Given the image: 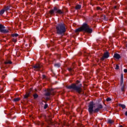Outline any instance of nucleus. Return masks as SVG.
Here are the masks:
<instances>
[{
	"label": "nucleus",
	"mask_w": 127,
	"mask_h": 127,
	"mask_svg": "<svg viewBox=\"0 0 127 127\" xmlns=\"http://www.w3.org/2000/svg\"><path fill=\"white\" fill-rule=\"evenodd\" d=\"M107 102H111L112 101V98L108 97L106 99Z\"/></svg>",
	"instance_id": "nucleus-22"
},
{
	"label": "nucleus",
	"mask_w": 127,
	"mask_h": 127,
	"mask_svg": "<svg viewBox=\"0 0 127 127\" xmlns=\"http://www.w3.org/2000/svg\"><path fill=\"white\" fill-rule=\"evenodd\" d=\"M20 100V98H16L13 99V102H18V101Z\"/></svg>",
	"instance_id": "nucleus-17"
},
{
	"label": "nucleus",
	"mask_w": 127,
	"mask_h": 127,
	"mask_svg": "<svg viewBox=\"0 0 127 127\" xmlns=\"http://www.w3.org/2000/svg\"><path fill=\"white\" fill-rule=\"evenodd\" d=\"M47 108H48V104H45L44 105V110H46V109H47Z\"/></svg>",
	"instance_id": "nucleus-21"
},
{
	"label": "nucleus",
	"mask_w": 127,
	"mask_h": 127,
	"mask_svg": "<svg viewBox=\"0 0 127 127\" xmlns=\"http://www.w3.org/2000/svg\"><path fill=\"white\" fill-rule=\"evenodd\" d=\"M43 102H44V103H46V102L44 101H43Z\"/></svg>",
	"instance_id": "nucleus-35"
},
{
	"label": "nucleus",
	"mask_w": 127,
	"mask_h": 127,
	"mask_svg": "<svg viewBox=\"0 0 127 127\" xmlns=\"http://www.w3.org/2000/svg\"><path fill=\"white\" fill-rule=\"evenodd\" d=\"M124 73H127V69H124Z\"/></svg>",
	"instance_id": "nucleus-29"
},
{
	"label": "nucleus",
	"mask_w": 127,
	"mask_h": 127,
	"mask_svg": "<svg viewBox=\"0 0 127 127\" xmlns=\"http://www.w3.org/2000/svg\"><path fill=\"white\" fill-rule=\"evenodd\" d=\"M15 118H16V117H15L14 118V119H15Z\"/></svg>",
	"instance_id": "nucleus-37"
},
{
	"label": "nucleus",
	"mask_w": 127,
	"mask_h": 127,
	"mask_svg": "<svg viewBox=\"0 0 127 127\" xmlns=\"http://www.w3.org/2000/svg\"><path fill=\"white\" fill-rule=\"evenodd\" d=\"M97 108L94 110V102L91 101L90 102L89 105L88 106V112L90 115H92L93 113L96 114V113H99L102 109H103V107L102 104H99L97 105Z\"/></svg>",
	"instance_id": "nucleus-2"
},
{
	"label": "nucleus",
	"mask_w": 127,
	"mask_h": 127,
	"mask_svg": "<svg viewBox=\"0 0 127 127\" xmlns=\"http://www.w3.org/2000/svg\"><path fill=\"white\" fill-rule=\"evenodd\" d=\"M120 86L121 87L122 92H125V84H124V75L123 74H121Z\"/></svg>",
	"instance_id": "nucleus-7"
},
{
	"label": "nucleus",
	"mask_w": 127,
	"mask_h": 127,
	"mask_svg": "<svg viewBox=\"0 0 127 127\" xmlns=\"http://www.w3.org/2000/svg\"><path fill=\"white\" fill-rule=\"evenodd\" d=\"M108 124H110V125H112V124H114V121L109 119L107 121Z\"/></svg>",
	"instance_id": "nucleus-15"
},
{
	"label": "nucleus",
	"mask_w": 127,
	"mask_h": 127,
	"mask_svg": "<svg viewBox=\"0 0 127 127\" xmlns=\"http://www.w3.org/2000/svg\"><path fill=\"white\" fill-rule=\"evenodd\" d=\"M4 11H5V10L4 9H2L0 11V15H2L3 13H4Z\"/></svg>",
	"instance_id": "nucleus-16"
},
{
	"label": "nucleus",
	"mask_w": 127,
	"mask_h": 127,
	"mask_svg": "<svg viewBox=\"0 0 127 127\" xmlns=\"http://www.w3.org/2000/svg\"><path fill=\"white\" fill-rule=\"evenodd\" d=\"M5 27L2 26V25L0 24V32L2 33H7L8 32V30L4 29Z\"/></svg>",
	"instance_id": "nucleus-9"
},
{
	"label": "nucleus",
	"mask_w": 127,
	"mask_h": 127,
	"mask_svg": "<svg viewBox=\"0 0 127 127\" xmlns=\"http://www.w3.org/2000/svg\"><path fill=\"white\" fill-rule=\"evenodd\" d=\"M97 10H102V9L101 8V7H97Z\"/></svg>",
	"instance_id": "nucleus-27"
},
{
	"label": "nucleus",
	"mask_w": 127,
	"mask_h": 127,
	"mask_svg": "<svg viewBox=\"0 0 127 127\" xmlns=\"http://www.w3.org/2000/svg\"><path fill=\"white\" fill-rule=\"evenodd\" d=\"M4 9H5V10H8V9H10V7H9L8 6H7Z\"/></svg>",
	"instance_id": "nucleus-25"
},
{
	"label": "nucleus",
	"mask_w": 127,
	"mask_h": 127,
	"mask_svg": "<svg viewBox=\"0 0 127 127\" xmlns=\"http://www.w3.org/2000/svg\"><path fill=\"white\" fill-rule=\"evenodd\" d=\"M4 78H5V76H4V75H2V78L4 79Z\"/></svg>",
	"instance_id": "nucleus-30"
},
{
	"label": "nucleus",
	"mask_w": 127,
	"mask_h": 127,
	"mask_svg": "<svg viewBox=\"0 0 127 127\" xmlns=\"http://www.w3.org/2000/svg\"><path fill=\"white\" fill-rule=\"evenodd\" d=\"M80 31H85V32H87V33H92L93 30L89 28V25L87 23H84L81 27L75 30V32H80Z\"/></svg>",
	"instance_id": "nucleus-3"
},
{
	"label": "nucleus",
	"mask_w": 127,
	"mask_h": 127,
	"mask_svg": "<svg viewBox=\"0 0 127 127\" xmlns=\"http://www.w3.org/2000/svg\"><path fill=\"white\" fill-rule=\"evenodd\" d=\"M5 66V64H3L2 65V67H4Z\"/></svg>",
	"instance_id": "nucleus-31"
},
{
	"label": "nucleus",
	"mask_w": 127,
	"mask_h": 127,
	"mask_svg": "<svg viewBox=\"0 0 127 127\" xmlns=\"http://www.w3.org/2000/svg\"><path fill=\"white\" fill-rule=\"evenodd\" d=\"M80 8H81L80 5H76L75 6L76 9H80Z\"/></svg>",
	"instance_id": "nucleus-20"
},
{
	"label": "nucleus",
	"mask_w": 127,
	"mask_h": 127,
	"mask_svg": "<svg viewBox=\"0 0 127 127\" xmlns=\"http://www.w3.org/2000/svg\"><path fill=\"white\" fill-rule=\"evenodd\" d=\"M54 66L56 67V68H59L61 65L60 64H55Z\"/></svg>",
	"instance_id": "nucleus-19"
},
{
	"label": "nucleus",
	"mask_w": 127,
	"mask_h": 127,
	"mask_svg": "<svg viewBox=\"0 0 127 127\" xmlns=\"http://www.w3.org/2000/svg\"><path fill=\"white\" fill-rule=\"evenodd\" d=\"M57 32L58 34L63 35L65 32H66V27L65 24L60 23L58 24L56 26Z\"/></svg>",
	"instance_id": "nucleus-4"
},
{
	"label": "nucleus",
	"mask_w": 127,
	"mask_h": 127,
	"mask_svg": "<svg viewBox=\"0 0 127 127\" xmlns=\"http://www.w3.org/2000/svg\"><path fill=\"white\" fill-rule=\"evenodd\" d=\"M109 57H110V53H109L108 52H106L104 53L103 57L101 58V60L103 61L105 60V59H107V58Z\"/></svg>",
	"instance_id": "nucleus-8"
},
{
	"label": "nucleus",
	"mask_w": 127,
	"mask_h": 127,
	"mask_svg": "<svg viewBox=\"0 0 127 127\" xmlns=\"http://www.w3.org/2000/svg\"><path fill=\"white\" fill-rule=\"evenodd\" d=\"M45 96L46 97H49L50 96H54V92L53 91V89H48L45 90Z\"/></svg>",
	"instance_id": "nucleus-6"
},
{
	"label": "nucleus",
	"mask_w": 127,
	"mask_h": 127,
	"mask_svg": "<svg viewBox=\"0 0 127 127\" xmlns=\"http://www.w3.org/2000/svg\"><path fill=\"white\" fill-rule=\"evenodd\" d=\"M30 95V93H27L24 96V99H25V100H27V99H28V97H29Z\"/></svg>",
	"instance_id": "nucleus-12"
},
{
	"label": "nucleus",
	"mask_w": 127,
	"mask_h": 127,
	"mask_svg": "<svg viewBox=\"0 0 127 127\" xmlns=\"http://www.w3.org/2000/svg\"><path fill=\"white\" fill-rule=\"evenodd\" d=\"M47 100H49V98H47Z\"/></svg>",
	"instance_id": "nucleus-34"
},
{
	"label": "nucleus",
	"mask_w": 127,
	"mask_h": 127,
	"mask_svg": "<svg viewBox=\"0 0 127 127\" xmlns=\"http://www.w3.org/2000/svg\"><path fill=\"white\" fill-rule=\"evenodd\" d=\"M12 41H13V42H16V41H17L16 38H13L12 39Z\"/></svg>",
	"instance_id": "nucleus-26"
},
{
	"label": "nucleus",
	"mask_w": 127,
	"mask_h": 127,
	"mask_svg": "<svg viewBox=\"0 0 127 127\" xmlns=\"http://www.w3.org/2000/svg\"><path fill=\"white\" fill-rule=\"evenodd\" d=\"M12 63L10 61H7L5 62V64H12Z\"/></svg>",
	"instance_id": "nucleus-18"
},
{
	"label": "nucleus",
	"mask_w": 127,
	"mask_h": 127,
	"mask_svg": "<svg viewBox=\"0 0 127 127\" xmlns=\"http://www.w3.org/2000/svg\"><path fill=\"white\" fill-rule=\"evenodd\" d=\"M33 97L34 98V100H37V98H38V94L37 93H35L33 95Z\"/></svg>",
	"instance_id": "nucleus-13"
},
{
	"label": "nucleus",
	"mask_w": 127,
	"mask_h": 127,
	"mask_svg": "<svg viewBox=\"0 0 127 127\" xmlns=\"http://www.w3.org/2000/svg\"><path fill=\"white\" fill-rule=\"evenodd\" d=\"M119 107L122 108V109H126V106L124 104H122L121 103L119 104Z\"/></svg>",
	"instance_id": "nucleus-14"
},
{
	"label": "nucleus",
	"mask_w": 127,
	"mask_h": 127,
	"mask_svg": "<svg viewBox=\"0 0 127 127\" xmlns=\"http://www.w3.org/2000/svg\"><path fill=\"white\" fill-rule=\"evenodd\" d=\"M68 70H69V71H72V68H68Z\"/></svg>",
	"instance_id": "nucleus-32"
},
{
	"label": "nucleus",
	"mask_w": 127,
	"mask_h": 127,
	"mask_svg": "<svg viewBox=\"0 0 127 127\" xmlns=\"http://www.w3.org/2000/svg\"><path fill=\"white\" fill-rule=\"evenodd\" d=\"M115 69L116 70H119V69H120V66H119V64H116Z\"/></svg>",
	"instance_id": "nucleus-24"
},
{
	"label": "nucleus",
	"mask_w": 127,
	"mask_h": 127,
	"mask_svg": "<svg viewBox=\"0 0 127 127\" xmlns=\"http://www.w3.org/2000/svg\"><path fill=\"white\" fill-rule=\"evenodd\" d=\"M12 36L13 37H17V36H18V34H13L12 35Z\"/></svg>",
	"instance_id": "nucleus-23"
},
{
	"label": "nucleus",
	"mask_w": 127,
	"mask_h": 127,
	"mask_svg": "<svg viewBox=\"0 0 127 127\" xmlns=\"http://www.w3.org/2000/svg\"><path fill=\"white\" fill-rule=\"evenodd\" d=\"M114 8H117V6H114Z\"/></svg>",
	"instance_id": "nucleus-33"
},
{
	"label": "nucleus",
	"mask_w": 127,
	"mask_h": 127,
	"mask_svg": "<svg viewBox=\"0 0 127 127\" xmlns=\"http://www.w3.org/2000/svg\"><path fill=\"white\" fill-rule=\"evenodd\" d=\"M33 68L36 69V70H40L41 68V65L39 64H36L35 65L33 66Z\"/></svg>",
	"instance_id": "nucleus-10"
},
{
	"label": "nucleus",
	"mask_w": 127,
	"mask_h": 127,
	"mask_svg": "<svg viewBox=\"0 0 127 127\" xmlns=\"http://www.w3.org/2000/svg\"><path fill=\"white\" fill-rule=\"evenodd\" d=\"M41 126H43V123H42Z\"/></svg>",
	"instance_id": "nucleus-36"
},
{
	"label": "nucleus",
	"mask_w": 127,
	"mask_h": 127,
	"mask_svg": "<svg viewBox=\"0 0 127 127\" xmlns=\"http://www.w3.org/2000/svg\"><path fill=\"white\" fill-rule=\"evenodd\" d=\"M43 79H46V76L45 75H43Z\"/></svg>",
	"instance_id": "nucleus-28"
},
{
	"label": "nucleus",
	"mask_w": 127,
	"mask_h": 127,
	"mask_svg": "<svg viewBox=\"0 0 127 127\" xmlns=\"http://www.w3.org/2000/svg\"><path fill=\"white\" fill-rule=\"evenodd\" d=\"M114 57L115 59H120L121 58V56L119 54H115L114 56Z\"/></svg>",
	"instance_id": "nucleus-11"
},
{
	"label": "nucleus",
	"mask_w": 127,
	"mask_h": 127,
	"mask_svg": "<svg viewBox=\"0 0 127 127\" xmlns=\"http://www.w3.org/2000/svg\"><path fill=\"white\" fill-rule=\"evenodd\" d=\"M80 83H81L80 80H76L75 83H72L70 85H66V88L68 90L75 91L78 94H81L82 93V84Z\"/></svg>",
	"instance_id": "nucleus-1"
},
{
	"label": "nucleus",
	"mask_w": 127,
	"mask_h": 127,
	"mask_svg": "<svg viewBox=\"0 0 127 127\" xmlns=\"http://www.w3.org/2000/svg\"><path fill=\"white\" fill-rule=\"evenodd\" d=\"M50 14H54V13H59V14H62L63 11L57 8L56 7H54V9L50 11Z\"/></svg>",
	"instance_id": "nucleus-5"
}]
</instances>
